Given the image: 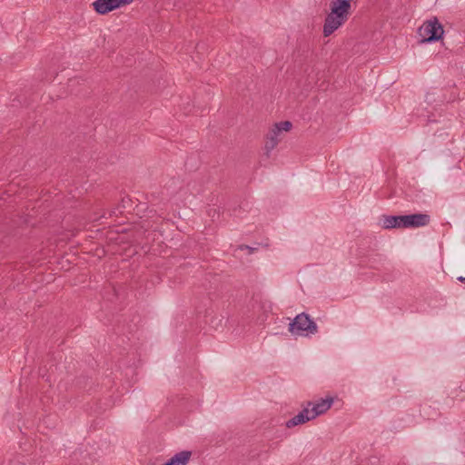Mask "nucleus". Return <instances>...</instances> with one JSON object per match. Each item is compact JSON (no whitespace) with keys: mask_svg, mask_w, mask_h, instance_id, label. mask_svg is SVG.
Returning a JSON list of instances; mask_svg holds the SVG:
<instances>
[{"mask_svg":"<svg viewBox=\"0 0 465 465\" xmlns=\"http://www.w3.org/2000/svg\"><path fill=\"white\" fill-rule=\"evenodd\" d=\"M353 0H331L330 2V13L324 19L322 34L325 37L332 35L342 26L349 19Z\"/></svg>","mask_w":465,"mask_h":465,"instance_id":"obj_1","label":"nucleus"},{"mask_svg":"<svg viewBox=\"0 0 465 465\" xmlns=\"http://www.w3.org/2000/svg\"><path fill=\"white\" fill-rule=\"evenodd\" d=\"M430 217L425 213H414L409 215H387L383 216L382 227L392 228H418L430 223Z\"/></svg>","mask_w":465,"mask_h":465,"instance_id":"obj_2","label":"nucleus"},{"mask_svg":"<svg viewBox=\"0 0 465 465\" xmlns=\"http://www.w3.org/2000/svg\"><path fill=\"white\" fill-rule=\"evenodd\" d=\"M289 331L293 335L309 336L318 332V326L307 313L302 312L290 322Z\"/></svg>","mask_w":465,"mask_h":465,"instance_id":"obj_3","label":"nucleus"},{"mask_svg":"<svg viewBox=\"0 0 465 465\" xmlns=\"http://www.w3.org/2000/svg\"><path fill=\"white\" fill-rule=\"evenodd\" d=\"M418 34L420 37V43H430L440 40L444 34V29L438 18L433 17L420 26Z\"/></svg>","mask_w":465,"mask_h":465,"instance_id":"obj_4","label":"nucleus"},{"mask_svg":"<svg viewBox=\"0 0 465 465\" xmlns=\"http://www.w3.org/2000/svg\"><path fill=\"white\" fill-rule=\"evenodd\" d=\"M292 124L290 121H283L275 124L273 127L269 131V133L266 135V141L264 145L267 156H269L271 151H272L281 141V133L282 131L289 132L292 129Z\"/></svg>","mask_w":465,"mask_h":465,"instance_id":"obj_5","label":"nucleus"},{"mask_svg":"<svg viewBox=\"0 0 465 465\" xmlns=\"http://www.w3.org/2000/svg\"><path fill=\"white\" fill-rule=\"evenodd\" d=\"M134 0H95L93 3L94 9L99 15H105L116 8L133 3Z\"/></svg>","mask_w":465,"mask_h":465,"instance_id":"obj_6","label":"nucleus"},{"mask_svg":"<svg viewBox=\"0 0 465 465\" xmlns=\"http://www.w3.org/2000/svg\"><path fill=\"white\" fill-rule=\"evenodd\" d=\"M333 398L328 397L326 399H321L318 402L313 403L311 401L307 402V407L312 414L311 417L315 419L317 416L326 412L332 405Z\"/></svg>","mask_w":465,"mask_h":465,"instance_id":"obj_7","label":"nucleus"},{"mask_svg":"<svg viewBox=\"0 0 465 465\" xmlns=\"http://www.w3.org/2000/svg\"><path fill=\"white\" fill-rule=\"evenodd\" d=\"M312 414L309 411L308 407H305L302 411H300L297 415H295L293 418L289 420L286 422V426L288 428H292L300 424H303L311 420H313V417H311Z\"/></svg>","mask_w":465,"mask_h":465,"instance_id":"obj_8","label":"nucleus"},{"mask_svg":"<svg viewBox=\"0 0 465 465\" xmlns=\"http://www.w3.org/2000/svg\"><path fill=\"white\" fill-rule=\"evenodd\" d=\"M192 456V452L189 450H183L176 453L167 462L162 465H187Z\"/></svg>","mask_w":465,"mask_h":465,"instance_id":"obj_9","label":"nucleus"},{"mask_svg":"<svg viewBox=\"0 0 465 465\" xmlns=\"http://www.w3.org/2000/svg\"><path fill=\"white\" fill-rule=\"evenodd\" d=\"M239 248L241 250H248L249 253H252L255 250H257V248H252L249 245H241Z\"/></svg>","mask_w":465,"mask_h":465,"instance_id":"obj_10","label":"nucleus"},{"mask_svg":"<svg viewBox=\"0 0 465 465\" xmlns=\"http://www.w3.org/2000/svg\"><path fill=\"white\" fill-rule=\"evenodd\" d=\"M458 280L460 282H465V277H460V278H458Z\"/></svg>","mask_w":465,"mask_h":465,"instance_id":"obj_11","label":"nucleus"}]
</instances>
